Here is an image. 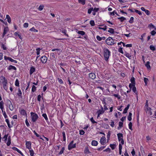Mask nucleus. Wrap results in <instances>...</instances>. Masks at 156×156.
Listing matches in <instances>:
<instances>
[{
    "label": "nucleus",
    "mask_w": 156,
    "mask_h": 156,
    "mask_svg": "<svg viewBox=\"0 0 156 156\" xmlns=\"http://www.w3.org/2000/svg\"><path fill=\"white\" fill-rule=\"evenodd\" d=\"M20 113L23 115H27L26 112L24 109H22L20 111Z\"/></svg>",
    "instance_id": "24"
},
{
    "label": "nucleus",
    "mask_w": 156,
    "mask_h": 156,
    "mask_svg": "<svg viewBox=\"0 0 156 156\" xmlns=\"http://www.w3.org/2000/svg\"><path fill=\"white\" fill-rule=\"evenodd\" d=\"M110 54V51L108 49L106 48L104 49V56L105 61H107L108 60Z\"/></svg>",
    "instance_id": "3"
},
{
    "label": "nucleus",
    "mask_w": 156,
    "mask_h": 156,
    "mask_svg": "<svg viewBox=\"0 0 156 156\" xmlns=\"http://www.w3.org/2000/svg\"><path fill=\"white\" fill-rule=\"evenodd\" d=\"M44 5H40L38 8V9L40 11H41L43 9Z\"/></svg>",
    "instance_id": "41"
},
{
    "label": "nucleus",
    "mask_w": 156,
    "mask_h": 156,
    "mask_svg": "<svg viewBox=\"0 0 156 156\" xmlns=\"http://www.w3.org/2000/svg\"><path fill=\"white\" fill-rule=\"evenodd\" d=\"M134 10H135V12L136 13H137L139 15H142V13L140 11L136 9H134Z\"/></svg>",
    "instance_id": "50"
},
{
    "label": "nucleus",
    "mask_w": 156,
    "mask_h": 156,
    "mask_svg": "<svg viewBox=\"0 0 156 156\" xmlns=\"http://www.w3.org/2000/svg\"><path fill=\"white\" fill-rule=\"evenodd\" d=\"M8 135V134L5 135L4 137L2 138L3 140L5 142H6L7 139V137Z\"/></svg>",
    "instance_id": "20"
},
{
    "label": "nucleus",
    "mask_w": 156,
    "mask_h": 156,
    "mask_svg": "<svg viewBox=\"0 0 156 156\" xmlns=\"http://www.w3.org/2000/svg\"><path fill=\"white\" fill-rule=\"evenodd\" d=\"M148 27L151 29L155 28V29H156V28H155L154 26L152 23H151L149 25Z\"/></svg>",
    "instance_id": "45"
},
{
    "label": "nucleus",
    "mask_w": 156,
    "mask_h": 156,
    "mask_svg": "<svg viewBox=\"0 0 156 156\" xmlns=\"http://www.w3.org/2000/svg\"><path fill=\"white\" fill-rule=\"evenodd\" d=\"M96 38L99 41H101V37H100L98 35L96 37Z\"/></svg>",
    "instance_id": "64"
},
{
    "label": "nucleus",
    "mask_w": 156,
    "mask_h": 156,
    "mask_svg": "<svg viewBox=\"0 0 156 156\" xmlns=\"http://www.w3.org/2000/svg\"><path fill=\"white\" fill-rule=\"evenodd\" d=\"M0 79V80L2 81V83L3 85L4 89L7 90L8 89V87L7 85V79L3 76H1Z\"/></svg>",
    "instance_id": "1"
},
{
    "label": "nucleus",
    "mask_w": 156,
    "mask_h": 156,
    "mask_svg": "<svg viewBox=\"0 0 156 156\" xmlns=\"http://www.w3.org/2000/svg\"><path fill=\"white\" fill-rule=\"evenodd\" d=\"M33 132L34 133V134L36 135V136L37 137H39L41 139H42V140H43L42 139V138H41V136L39 135L38 134V133H37L35 130H34V131H33Z\"/></svg>",
    "instance_id": "27"
},
{
    "label": "nucleus",
    "mask_w": 156,
    "mask_h": 156,
    "mask_svg": "<svg viewBox=\"0 0 156 156\" xmlns=\"http://www.w3.org/2000/svg\"><path fill=\"white\" fill-rule=\"evenodd\" d=\"M90 24L92 26H95V24L94 23V20H91L90 21Z\"/></svg>",
    "instance_id": "39"
},
{
    "label": "nucleus",
    "mask_w": 156,
    "mask_h": 156,
    "mask_svg": "<svg viewBox=\"0 0 156 156\" xmlns=\"http://www.w3.org/2000/svg\"><path fill=\"white\" fill-rule=\"evenodd\" d=\"M130 81L133 84V85H135V78L133 77H132Z\"/></svg>",
    "instance_id": "19"
},
{
    "label": "nucleus",
    "mask_w": 156,
    "mask_h": 156,
    "mask_svg": "<svg viewBox=\"0 0 156 156\" xmlns=\"http://www.w3.org/2000/svg\"><path fill=\"white\" fill-rule=\"evenodd\" d=\"M118 19L121 22H122L124 20H126V18L123 17L118 18Z\"/></svg>",
    "instance_id": "30"
},
{
    "label": "nucleus",
    "mask_w": 156,
    "mask_h": 156,
    "mask_svg": "<svg viewBox=\"0 0 156 156\" xmlns=\"http://www.w3.org/2000/svg\"><path fill=\"white\" fill-rule=\"evenodd\" d=\"M7 104L9 105V108L10 110L12 111L13 109V107L11 101L8 99L6 100Z\"/></svg>",
    "instance_id": "6"
},
{
    "label": "nucleus",
    "mask_w": 156,
    "mask_h": 156,
    "mask_svg": "<svg viewBox=\"0 0 156 156\" xmlns=\"http://www.w3.org/2000/svg\"><path fill=\"white\" fill-rule=\"evenodd\" d=\"M78 2L83 5H84L85 4V0H78Z\"/></svg>",
    "instance_id": "25"
},
{
    "label": "nucleus",
    "mask_w": 156,
    "mask_h": 156,
    "mask_svg": "<svg viewBox=\"0 0 156 156\" xmlns=\"http://www.w3.org/2000/svg\"><path fill=\"white\" fill-rule=\"evenodd\" d=\"M134 18L133 17H131L129 21V22L130 23H132L133 22Z\"/></svg>",
    "instance_id": "49"
},
{
    "label": "nucleus",
    "mask_w": 156,
    "mask_h": 156,
    "mask_svg": "<svg viewBox=\"0 0 156 156\" xmlns=\"http://www.w3.org/2000/svg\"><path fill=\"white\" fill-rule=\"evenodd\" d=\"M116 146L115 144H111L110 145V147L111 148L112 150H114Z\"/></svg>",
    "instance_id": "36"
},
{
    "label": "nucleus",
    "mask_w": 156,
    "mask_h": 156,
    "mask_svg": "<svg viewBox=\"0 0 156 156\" xmlns=\"http://www.w3.org/2000/svg\"><path fill=\"white\" fill-rule=\"evenodd\" d=\"M29 152L30 156H34V152L32 149H29Z\"/></svg>",
    "instance_id": "28"
},
{
    "label": "nucleus",
    "mask_w": 156,
    "mask_h": 156,
    "mask_svg": "<svg viewBox=\"0 0 156 156\" xmlns=\"http://www.w3.org/2000/svg\"><path fill=\"white\" fill-rule=\"evenodd\" d=\"M62 134L63 137V140L64 141H66V137L65 135V133L63 131L62 132Z\"/></svg>",
    "instance_id": "35"
},
{
    "label": "nucleus",
    "mask_w": 156,
    "mask_h": 156,
    "mask_svg": "<svg viewBox=\"0 0 156 156\" xmlns=\"http://www.w3.org/2000/svg\"><path fill=\"white\" fill-rule=\"evenodd\" d=\"M123 122H119V127H118V129H119L120 128H121L123 126Z\"/></svg>",
    "instance_id": "33"
},
{
    "label": "nucleus",
    "mask_w": 156,
    "mask_h": 156,
    "mask_svg": "<svg viewBox=\"0 0 156 156\" xmlns=\"http://www.w3.org/2000/svg\"><path fill=\"white\" fill-rule=\"evenodd\" d=\"M25 123H26V125L27 126V127H29L30 126V124H29V123L28 122V120H27V119H26V120H25Z\"/></svg>",
    "instance_id": "62"
},
{
    "label": "nucleus",
    "mask_w": 156,
    "mask_h": 156,
    "mask_svg": "<svg viewBox=\"0 0 156 156\" xmlns=\"http://www.w3.org/2000/svg\"><path fill=\"white\" fill-rule=\"evenodd\" d=\"M89 78L92 79H94L96 77L95 75L93 73H90L89 74Z\"/></svg>",
    "instance_id": "10"
},
{
    "label": "nucleus",
    "mask_w": 156,
    "mask_h": 156,
    "mask_svg": "<svg viewBox=\"0 0 156 156\" xmlns=\"http://www.w3.org/2000/svg\"><path fill=\"white\" fill-rule=\"evenodd\" d=\"M98 28L100 29L103 30H106V29H107V26L106 25L104 27V28H102V27H98Z\"/></svg>",
    "instance_id": "54"
},
{
    "label": "nucleus",
    "mask_w": 156,
    "mask_h": 156,
    "mask_svg": "<svg viewBox=\"0 0 156 156\" xmlns=\"http://www.w3.org/2000/svg\"><path fill=\"white\" fill-rule=\"evenodd\" d=\"M36 90V87L34 85H33L32 88V91L34 92Z\"/></svg>",
    "instance_id": "40"
},
{
    "label": "nucleus",
    "mask_w": 156,
    "mask_h": 156,
    "mask_svg": "<svg viewBox=\"0 0 156 156\" xmlns=\"http://www.w3.org/2000/svg\"><path fill=\"white\" fill-rule=\"evenodd\" d=\"M98 144V142L97 141L95 140L92 141L91 142V144L92 146H97Z\"/></svg>",
    "instance_id": "18"
},
{
    "label": "nucleus",
    "mask_w": 156,
    "mask_h": 156,
    "mask_svg": "<svg viewBox=\"0 0 156 156\" xmlns=\"http://www.w3.org/2000/svg\"><path fill=\"white\" fill-rule=\"evenodd\" d=\"M58 82L60 84H63V80L61 79L58 78Z\"/></svg>",
    "instance_id": "57"
},
{
    "label": "nucleus",
    "mask_w": 156,
    "mask_h": 156,
    "mask_svg": "<svg viewBox=\"0 0 156 156\" xmlns=\"http://www.w3.org/2000/svg\"><path fill=\"white\" fill-rule=\"evenodd\" d=\"M129 106H130V105L129 104H128L127 105V107L124 109L123 111V114H125L127 112V111L129 109Z\"/></svg>",
    "instance_id": "15"
},
{
    "label": "nucleus",
    "mask_w": 156,
    "mask_h": 156,
    "mask_svg": "<svg viewBox=\"0 0 156 156\" xmlns=\"http://www.w3.org/2000/svg\"><path fill=\"white\" fill-rule=\"evenodd\" d=\"M64 150H65L64 147H63L62 148L61 151L59 152V154H62L63 153Z\"/></svg>",
    "instance_id": "46"
},
{
    "label": "nucleus",
    "mask_w": 156,
    "mask_h": 156,
    "mask_svg": "<svg viewBox=\"0 0 156 156\" xmlns=\"http://www.w3.org/2000/svg\"><path fill=\"white\" fill-rule=\"evenodd\" d=\"M26 147L28 149H31V143L30 141H27L26 143Z\"/></svg>",
    "instance_id": "8"
},
{
    "label": "nucleus",
    "mask_w": 156,
    "mask_h": 156,
    "mask_svg": "<svg viewBox=\"0 0 156 156\" xmlns=\"http://www.w3.org/2000/svg\"><path fill=\"white\" fill-rule=\"evenodd\" d=\"M101 109L97 111V113H99V114H103L104 112V111L103 110V108L102 106H101Z\"/></svg>",
    "instance_id": "12"
},
{
    "label": "nucleus",
    "mask_w": 156,
    "mask_h": 156,
    "mask_svg": "<svg viewBox=\"0 0 156 156\" xmlns=\"http://www.w3.org/2000/svg\"><path fill=\"white\" fill-rule=\"evenodd\" d=\"M11 136H9L8 138L7 142L6 143L7 145L8 146H9L11 144Z\"/></svg>",
    "instance_id": "17"
},
{
    "label": "nucleus",
    "mask_w": 156,
    "mask_h": 156,
    "mask_svg": "<svg viewBox=\"0 0 156 156\" xmlns=\"http://www.w3.org/2000/svg\"><path fill=\"white\" fill-rule=\"evenodd\" d=\"M4 102L3 101H2L0 102V108H4L3 105H4Z\"/></svg>",
    "instance_id": "48"
},
{
    "label": "nucleus",
    "mask_w": 156,
    "mask_h": 156,
    "mask_svg": "<svg viewBox=\"0 0 156 156\" xmlns=\"http://www.w3.org/2000/svg\"><path fill=\"white\" fill-rule=\"evenodd\" d=\"M42 116L45 119V120L47 121L48 120L47 115L46 113H44L42 115Z\"/></svg>",
    "instance_id": "31"
},
{
    "label": "nucleus",
    "mask_w": 156,
    "mask_h": 156,
    "mask_svg": "<svg viewBox=\"0 0 156 156\" xmlns=\"http://www.w3.org/2000/svg\"><path fill=\"white\" fill-rule=\"evenodd\" d=\"M77 33L79 34H81L82 35H83L85 34V32L81 30H79L78 31Z\"/></svg>",
    "instance_id": "26"
},
{
    "label": "nucleus",
    "mask_w": 156,
    "mask_h": 156,
    "mask_svg": "<svg viewBox=\"0 0 156 156\" xmlns=\"http://www.w3.org/2000/svg\"><path fill=\"white\" fill-rule=\"evenodd\" d=\"M144 80L145 83V85H147V82L148 81V79L145 77V78H144Z\"/></svg>",
    "instance_id": "53"
},
{
    "label": "nucleus",
    "mask_w": 156,
    "mask_h": 156,
    "mask_svg": "<svg viewBox=\"0 0 156 156\" xmlns=\"http://www.w3.org/2000/svg\"><path fill=\"white\" fill-rule=\"evenodd\" d=\"M145 66L147 67V68L148 69H150L151 68V67L150 65V62L149 61L147 62L145 64Z\"/></svg>",
    "instance_id": "22"
},
{
    "label": "nucleus",
    "mask_w": 156,
    "mask_h": 156,
    "mask_svg": "<svg viewBox=\"0 0 156 156\" xmlns=\"http://www.w3.org/2000/svg\"><path fill=\"white\" fill-rule=\"evenodd\" d=\"M1 47H2V48H3V49L4 50H5L7 49V48H6V47H5V45H4V44H2Z\"/></svg>",
    "instance_id": "61"
},
{
    "label": "nucleus",
    "mask_w": 156,
    "mask_h": 156,
    "mask_svg": "<svg viewBox=\"0 0 156 156\" xmlns=\"http://www.w3.org/2000/svg\"><path fill=\"white\" fill-rule=\"evenodd\" d=\"M109 30H108V32L111 34H114L115 31L113 29L111 28H109Z\"/></svg>",
    "instance_id": "21"
},
{
    "label": "nucleus",
    "mask_w": 156,
    "mask_h": 156,
    "mask_svg": "<svg viewBox=\"0 0 156 156\" xmlns=\"http://www.w3.org/2000/svg\"><path fill=\"white\" fill-rule=\"evenodd\" d=\"M115 41V39H113L111 37H109L106 40L105 42L108 45H112L116 43L114 42Z\"/></svg>",
    "instance_id": "2"
},
{
    "label": "nucleus",
    "mask_w": 156,
    "mask_h": 156,
    "mask_svg": "<svg viewBox=\"0 0 156 156\" xmlns=\"http://www.w3.org/2000/svg\"><path fill=\"white\" fill-rule=\"evenodd\" d=\"M12 149L16 151L18 153H19V152H20V151L16 147H12Z\"/></svg>",
    "instance_id": "47"
},
{
    "label": "nucleus",
    "mask_w": 156,
    "mask_h": 156,
    "mask_svg": "<svg viewBox=\"0 0 156 156\" xmlns=\"http://www.w3.org/2000/svg\"><path fill=\"white\" fill-rule=\"evenodd\" d=\"M105 137H102L100 139L101 143L102 145H104L105 142Z\"/></svg>",
    "instance_id": "16"
},
{
    "label": "nucleus",
    "mask_w": 156,
    "mask_h": 156,
    "mask_svg": "<svg viewBox=\"0 0 156 156\" xmlns=\"http://www.w3.org/2000/svg\"><path fill=\"white\" fill-rule=\"evenodd\" d=\"M37 51V55H39L40 51L41 50V49L40 48H38L36 49Z\"/></svg>",
    "instance_id": "51"
},
{
    "label": "nucleus",
    "mask_w": 156,
    "mask_h": 156,
    "mask_svg": "<svg viewBox=\"0 0 156 156\" xmlns=\"http://www.w3.org/2000/svg\"><path fill=\"white\" fill-rule=\"evenodd\" d=\"M111 134V132L110 131H109L108 132V134L107 135V140H109L110 136Z\"/></svg>",
    "instance_id": "34"
},
{
    "label": "nucleus",
    "mask_w": 156,
    "mask_h": 156,
    "mask_svg": "<svg viewBox=\"0 0 156 156\" xmlns=\"http://www.w3.org/2000/svg\"><path fill=\"white\" fill-rule=\"evenodd\" d=\"M132 126V123L131 122H130L129 124V129H130L131 130H133Z\"/></svg>",
    "instance_id": "43"
},
{
    "label": "nucleus",
    "mask_w": 156,
    "mask_h": 156,
    "mask_svg": "<svg viewBox=\"0 0 156 156\" xmlns=\"http://www.w3.org/2000/svg\"><path fill=\"white\" fill-rule=\"evenodd\" d=\"M76 144H69L68 146V149L69 150H70L73 148L76 147Z\"/></svg>",
    "instance_id": "9"
},
{
    "label": "nucleus",
    "mask_w": 156,
    "mask_h": 156,
    "mask_svg": "<svg viewBox=\"0 0 156 156\" xmlns=\"http://www.w3.org/2000/svg\"><path fill=\"white\" fill-rule=\"evenodd\" d=\"M15 85L16 86L19 87V81L18 79H16L15 82Z\"/></svg>",
    "instance_id": "32"
},
{
    "label": "nucleus",
    "mask_w": 156,
    "mask_h": 156,
    "mask_svg": "<svg viewBox=\"0 0 156 156\" xmlns=\"http://www.w3.org/2000/svg\"><path fill=\"white\" fill-rule=\"evenodd\" d=\"M132 115V113L130 112H129V115L128 117V119L129 121H131L132 120L131 116Z\"/></svg>",
    "instance_id": "23"
},
{
    "label": "nucleus",
    "mask_w": 156,
    "mask_h": 156,
    "mask_svg": "<svg viewBox=\"0 0 156 156\" xmlns=\"http://www.w3.org/2000/svg\"><path fill=\"white\" fill-rule=\"evenodd\" d=\"M35 70V69L34 67H32L30 68V75H31L33 73H34Z\"/></svg>",
    "instance_id": "14"
},
{
    "label": "nucleus",
    "mask_w": 156,
    "mask_h": 156,
    "mask_svg": "<svg viewBox=\"0 0 156 156\" xmlns=\"http://www.w3.org/2000/svg\"><path fill=\"white\" fill-rule=\"evenodd\" d=\"M8 58L9 60L11 61V62H13L15 63H17V61L12 59V58L10 57V58Z\"/></svg>",
    "instance_id": "29"
},
{
    "label": "nucleus",
    "mask_w": 156,
    "mask_h": 156,
    "mask_svg": "<svg viewBox=\"0 0 156 156\" xmlns=\"http://www.w3.org/2000/svg\"><path fill=\"white\" fill-rule=\"evenodd\" d=\"M31 116L32 118V121L33 122H35L38 118V116L37 114L35 113L31 112Z\"/></svg>",
    "instance_id": "5"
},
{
    "label": "nucleus",
    "mask_w": 156,
    "mask_h": 156,
    "mask_svg": "<svg viewBox=\"0 0 156 156\" xmlns=\"http://www.w3.org/2000/svg\"><path fill=\"white\" fill-rule=\"evenodd\" d=\"M124 55L126 57L129 58L131 56L129 53L126 52L125 54Z\"/></svg>",
    "instance_id": "42"
},
{
    "label": "nucleus",
    "mask_w": 156,
    "mask_h": 156,
    "mask_svg": "<svg viewBox=\"0 0 156 156\" xmlns=\"http://www.w3.org/2000/svg\"><path fill=\"white\" fill-rule=\"evenodd\" d=\"M90 120L91 121V122L92 123H93V124H94L95 123H97V122L96 121H95L94 120V119H93V117H92L90 118Z\"/></svg>",
    "instance_id": "55"
},
{
    "label": "nucleus",
    "mask_w": 156,
    "mask_h": 156,
    "mask_svg": "<svg viewBox=\"0 0 156 156\" xmlns=\"http://www.w3.org/2000/svg\"><path fill=\"white\" fill-rule=\"evenodd\" d=\"M113 96H114L115 97L117 98H118V99H119L121 98V96L117 94H114L113 95Z\"/></svg>",
    "instance_id": "52"
},
{
    "label": "nucleus",
    "mask_w": 156,
    "mask_h": 156,
    "mask_svg": "<svg viewBox=\"0 0 156 156\" xmlns=\"http://www.w3.org/2000/svg\"><path fill=\"white\" fill-rule=\"evenodd\" d=\"M30 30L31 31H33L34 32H37V30L35 29L34 27H32L30 29Z\"/></svg>",
    "instance_id": "58"
},
{
    "label": "nucleus",
    "mask_w": 156,
    "mask_h": 156,
    "mask_svg": "<svg viewBox=\"0 0 156 156\" xmlns=\"http://www.w3.org/2000/svg\"><path fill=\"white\" fill-rule=\"evenodd\" d=\"M9 31V29L8 27H4L3 33L2 34V37H3L6 34L7 32Z\"/></svg>",
    "instance_id": "11"
},
{
    "label": "nucleus",
    "mask_w": 156,
    "mask_h": 156,
    "mask_svg": "<svg viewBox=\"0 0 156 156\" xmlns=\"http://www.w3.org/2000/svg\"><path fill=\"white\" fill-rule=\"evenodd\" d=\"M133 91L134 92L135 94L137 93V92L136 90V88L135 86H134L132 88Z\"/></svg>",
    "instance_id": "44"
},
{
    "label": "nucleus",
    "mask_w": 156,
    "mask_h": 156,
    "mask_svg": "<svg viewBox=\"0 0 156 156\" xmlns=\"http://www.w3.org/2000/svg\"><path fill=\"white\" fill-rule=\"evenodd\" d=\"M93 10V8H91L90 9H88V13L89 14H90L91 11Z\"/></svg>",
    "instance_id": "59"
},
{
    "label": "nucleus",
    "mask_w": 156,
    "mask_h": 156,
    "mask_svg": "<svg viewBox=\"0 0 156 156\" xmlns=\"http://www.w3.org/2000/svg\"><path fill=\"white\" fill-rule=\"evenodd\" d=\"M150 48L151 50L154 51L155 50V48L154 46L153 45H151L150 46Z\"/></svg>",
    "instance_id": "38"
},
{
    "label": "nucleus",
    "mask_w": 156,
    "mask_h": 156,
    "mask_svg": "<svg viewBox=\"0 0 156 156\" xmlns=\"http://www.w3.org/2000/svg\"><path fill=\"white\" fill-rule=\"evenodd\" d=\"M8 69L9 70H11L12 69H13L14 70H16V67L13 66L12 65H10L8 67Z\"/></svg>",
    "instance_id": "13"
},
{
    "label": "nucleus",
    "mask_w": 156,
    "mask_h": 156,
    "mask_svg": "<svg viewBox=\"0 0 156 156\" xmlns=\"http://www.w3.org/2000/svg\"><path fill=\"white\" fill-rule=\"evenodd\" d=\"M145 12L146 14L148 15H149L150 14V11L147 9H146V10H145Z\"/></svg>",
    "instance_id": "60"
},
{
    "label": "nucleus",
    "mask_w": 156,
    "mask_h": 156,
    "mask_svg": "<svg viewBox=\"0 0 156 156\" xmlns=\"http://www.w3.org/2000/svg\"><path fill=\"white\" fill-rule=\"evenodd\" d=\"M118 139L119 142L122 145L124 144V141L123 138V134L121 133H118L117 134Z\"/></svg>",
    "instance_id": "4"
},
{
    "label": "nucleus",
    "mask_w": 156,
    "mask_h": 156,
    "mask_svg": "<svg viewBox=\"0 0 156 156\" xmlns=\"http://www.w3.org/2000/svg\"><path fill=\"white\" fill-rule=\"evenodd\" d=\"M41 60L43 63H45L47 62V58L45 56H43L41 58Z\"/></svg>",
    "instance_id": "7"
},
{
    "label": "nucleus",
    "mask_w": 156,
    "mask_h": 156,
    "mask_svg": "<svg viewBox=\"0 0 156 156\" xmlns=\"http://www.w3.org/2000/svg\"><path fill=\"white\" fill-rule=\"evenodd\" d=\"M85 132L83 130H80V134L81 135H83L84 134Z\"/></svg>",
    "instance_id": "56"
},
{
    "label": "nucleus",
    "mask_w": 156,
    "mask_h": 156,
    "mask_svg": "<svg viewBox=\"0 0 156 156\" xmlns=\"http://www.w3.org/2000/svg\"><path fill=\"white\" fill-rule=\"evenodd\" d=\"M151 33L152 35L153 36L156 34V32L153 30L151 31Z\"/></svg>",
    "instance_id": "63"
},
{
    "label": "nucleus",
    "mask_w": 156,
    "mask_h": 156,
    "mask_svg": "<svg viewBox=\"0 0 156 156\" xmlns=\"http://www.w3.org/2000/svg\"><path fill=\"white\" fill-rule=\"evenodd\" d=\"M85 153H90V152L89 151L88 147H86L84 150Z\"/></svg>",
    "instance_id": "37"
}]
</instances>
